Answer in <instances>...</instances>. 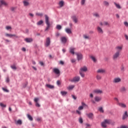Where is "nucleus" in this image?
Masks as SVG:
<instances>
[{
    "instance_id": "obj_1",
    "label": "nucleus",
    "mask_w": 128,
    "mask_h": 128,
    "mask_svg": "<svg viewBox=\"0 0 128 128\" xmlns=\"http://www.w3.org/2000/svg\"><path fill=\"white\" fill-rule=\"evenodd\" d=\"M45 22H46V27L45 29V30H48V28H50V22L49 21V18H48V15H45Z\"/></svg>"
},
{
    "instance_id": "obj_2",
    "label": "nucleus",
    "mask_w": 128,
    "mask_h": 128,
    "mask_svg": "<svg viewBox=\"0 0 128 128\" xmlns=\"http://www.w3.org/2000/svg\"><path fill=\"white\" fill-rule=\"evenodd\" d=\"M84 72H88V68L84 66L80 68V74L82 78H84Z\"/></svg>"
},
{
    "instance_id": "obj_3",
    "label": "nucleus",
    "mask_w": 128,
    "mask_h": 128,
    "mask_svg": "<svg viewBox=\"0 0 128 128\" xmlns=\"http://www.w3.org/2000/svg\"><path fill=\"white\" fill-rule=\"evenodd\" d=\"M112 122V120H106L104 122H102V128H106V124H110Z\"/></svg>"
},
{
    "instance_id": "obj_4",
    "label": "nucleus",
    "mask_w": 128,
    "mask_h": 128,
    "mask_svg": "<svg viewBox=\"0 0 128 128\" xmlns=\"http://www.w3.org/2000/svg\"><path fill=\"white\" fill-rule=\"evenodd\" d=\"M120 54L118 52H115L114 54L113 55L112 57L114 60H118V58L120 57Z\"/></svg>"
},
{
    "instance_id": "obj_5",
    "label": "nucleus",
    "mask_w": 128,
    "mask_h": 128,
    "mask_svg": "<svg viewBox=\"0 0 128 128\" xmlns=\"http://www.w3.org/2000/svg\"><path fill=\"white\" fill-rule=\"evenodd\" d=\"M122 82V79L120 78H115L112 80L113 84H118Z\"/></svg>"
},
{
    "instance_id": "obj_6",
    "label": "nucleus",
    "mask_w": 128,
    "mask_h": 128,
    "mask_svg": "<svg viewBox=\"0 0 128 128\" xmlns=\"http://www.w3.org/2000/svg\"><path fill=\"white\" fill-rule=\"evenodd\" d=\"M2 6H8V4L4 1V0H0V8H2Z\"/></svg>"
},
{
    "instance_id": "obj_7",
    "label": "nucleus",
    "mask_w": 128,
    "mask_h": 128,
    "mask_svg": "<svg viewBox=\"0 0 128 128\" xmlns=\"http://www.w3.org/2000/svg\"><path fill=\"white\" fill-rule=\"evenodd\" d=\"M80 78L78 76H76L71 80V82H80Z\"/></svg>"
},
{
    "instance_id": "obj_8",
    "label": "nucleus",
    "mask_w": 128,
    "mask_h": 128,
    "mask_svg": "<svg viewBox=\"0 0 128 128\" xmlns=\"http://www.w3.org/2000/svg\"><path fill=\"white\" fill-rule=\"evenodd\" d=\"M50 44V37H48L46 38V42L45 43V46H46V48H48V46Z\"/></svg>"
},
{
    "instance_id": "obj_9",
    "label": "nucleus",
    "mask_w": 128,
    "mask_h": 128,
    "mask_svg": "<svg viewBox=\"0 0 128 128\" xmlns=\"http://www.w3.org/2000/svg\"><path fill=\"white\" fill-rule=\"evenodd\" d=\"M116 52L120 54V52L122 50V46H116L115 48Z\"/></svg>"
},
{
    "instance_id": "obj_10",
    "label": "nucleus",
    "mask_w": 128,
    "mask_h": 128,
    "mask_svg": "<svg viewBox=\"0 0 128 128\" xmlns=\"http://www.w3.org/2000/svg\"><path fill=\"white\" fill-rule=\"evenodd\" d=\"M93 94H102V90L100 89H96L93 90Z\"/></svg>"
},
{
    "instance_id": "obj_11",
    "label": "nucleus",
    "mask_w": 128,
    "mask_h": 128,
    "mask_svg": "<svg viewBox=\"0 0 128 128\" xmlns=\"http://www.w3.org/2000/svg\"><path fill=\"white\" fill-rule=\"evenodd\" d=\"M97 32L98 34H104V30H102V28H100V26H97Z\"/></svg>"
},
{
    "instance_id": "obj_12",
    "label": "nucleus",
    "mask_w": 128,
    "mask_h": 128,
    "mask_svg": "<svg viewBox=\"0 0 128 128\" xmlns=\"http://www.w3.org/2000/svg\"><path fill=\"white\" fill-rule=\"evenodd\" d=\"M53 72L56 74H58L60 76V70L58 68H54L53 69Z\"/></svg>"
},
{
    "instance_id": "obj_13",
    "label": "nucleus",
    "mask_w": 128,
    "mask_h": 128,
    "mask_svg": "<svg viewBox=\"0 0 128 128\" xmlns=\"http://www.w3.org/2000/svg\"><path fill=\"white\" fill-rule=\"evenodd\" d=\"M76 56H77V58L78 60H80L82 58V55L80 53H75Z\"/></svg>"
},
{
    "instance_id": "obj_14",
    "label": "nucleus",
    "mask_w": 128,
    "mask_h": 128,
    "mask_svg": "<svg viewBox=\"0 0 128 128\" xmlns=\"http://www.w3.org/2000/svg\"><path fill=\"white\" fill-rule=\"evenodd\" d=\"M23 4L24 6H30V4L28 0H24L23 1Z\"/></svg>"
},
{
    "instance_id": "obj_15",
    "label": "nucleus",
    "mask_w": 128,
    "mask_h": 128,
    "mask_svg": "<svg viewBox=\"0 0 128 128\" xmlns=\"http://www.w3.org/2000/svg\"><path fill=\"white\" fill-rule=\"evenodd\" d=\"M38 98H34V102H36V106H37L38 108H40V105L38 102Z\"/></svg>"
},
{
    "instance_id": "obj_16",
    "label": "nucleus",
    "mask_w": 128,
    "mask_h": 128,
    "mask_svg": "<svg viewBox=\"0 0 128 128\" xmlns=\"http://www.w3.org/2000/svg\"><path fill=\"white\" fill-rule=\"evenodd\" d=\"M6 36H8V38H12V36H14L15 38H18V36L14 34H9L6 33L5 34Z\"/></svg>"
},
{
    "instance_id": "obj_17",
    "label": "nucleus",
    "mask_w": 128,
    "mask_h": 128,
    "mask_svg": "<svg viewBox=\"0 0 128 128\" xmlns=\"http://www.w3.org/2000/svg\"><path fill=\"white\" fill-rule=\"evenodd\" d=\"M72 18L73 22H75V24H77L78 20V18H76V16H72Z\"/></svg>"
},
{
    "instance_id": "obj_18",
    "label": "nucleus",
    "mask_w": 128,
    "mask_h": 128,
    "mask_svg": "<svg viewBox=\"0 0 128 128\" xmlns=\"http://www.w3.org/2000/svg\"><path fill=\"white\" fill-rule=\"evenodd\" d=\"M76 50V48L71 47L70 48V53L72 54H74V50Z\"/></svg>"
},
{
    "instance_id": "obj_19",
    "label": "nucleus",
    "mask_w": 128,
    "mask_h": 128,
    "mask_svg": "<svg viewBox=\"0 0 128 128\" xmlns=\"http://www.w3.org/2000/svg\"><path fill=\"white\" fill-rule=\"evenodd\" d=\"M118 104L119 106H120V108H126V104L124 103L118 102Z\"/></svg>"
},
{
    "instance_id": "obj_20",
    "label": "nucleus",
    "mask_w": 128,
    "mask_h": 128,
    "mask_svg": "<svg viewBox=\"0 0 128 128\" xmlns=\"http://www.w3.org/2000/svg\"><path fill=\"white\" fill-rule=\"evenodd\" d=\"M58 5L60 8H62L64 6V0H60L58 2Z\"/></svg>"
},
{
    "instance_id": "obj_21",
    "label": "nucleus",
    "mask_w": 128,
    "mask_h": 128,
    "mask_svg": "<svg viewBox=\"0 0 128 128\" xmlns=\"http://www.w3.org/2000/svg\"><path fill=\"white\" fill-rule=\"evenodd\" d=\"M67 40H68V39H66V38L64 37V36L61 38V42L63 44H66Z\"/></svg>"
},
{
    "instance_id": "obj_22",
    "label": "nucleus",
    "mask_w": 128,
    "mask_h": 128,
    "mask_svg": "<svg viewBox=\"0 0 128 128\" xmlns=\"http://www.w3.org/2000/svg\"><path fill=\"white\" fill-rule=\"evenodd\" d=\"M128 117V112L126 111L124 114H123L122 118V120H126V118Z\"/></svg>"
},
{
    "instance_id": "obj_23",
    "label": "nucleus",
    "mask_w": 128,
    "mask_h": 128,
    "mask_svg": "<svg viewBox=\"0 0 128 128\" xmlns=\"http://www.w3.org/2000/svg\"><path fill=\"white\" fill-rule=\"evenodd\" d=\"M94 100L95 101H96L97 102H100V100H102V98L98 96H96L94 98Z\"/></svg>"
},
{
    "instance_id": "obj_24",
    "label": "nucleus",
    "mask_w": 128,
    "mask_h": 128,
    "mask_svg": "<svg viewBox=\"0 0 128 128\" xmlns=\"http://www.w3.org/2000/svg\"><path fill=\"white\" fill-rule=\"evenodd\" d=\"M97 72L98 74H104V72H106V70L104 69H99L97 70Z\"/></svg>"
},
{
    "instance_id": "obj_25",
    "label": "nucleus",
    "mask_w": 128,
    "mask_h": 128,
    "mask_svg": "<svg viewBox=\"0 0 128 128\" xmlns=\"http://www.w3.org/2000/svg\"><path fill=\"white\" fill-rule=\"evenodd\" d=\"M86 116L90 118V120H92V116H94V114L92 113L88 114H86Z\"/></svg>"
},
{
    "instance_id": "obj_26",
    "label": "nucleus",
    "mask_w": 128,
    "mask_h": 128,
    "mask_svg": "<svg viewBox=\"0 0 128 128\" xmlns=\"http://www.w3.org/2000/svg\"><path fill=\"white\" fill-rule=\"evenodd\" d=\"M114 4L115 6H116V8H118V10H120V8H122V6H120V4H116V2H114Z\"/></svg>"
},
{
    "instance_id": "obj_27",
    "label": "nucleus",
    "mask_w": 128,
    "mask_h": 128,
    "mask_svg": "<svg viewBox=\"0 0 128 128\" xmlns=\"http://www.w3.org/2000/svg\"><path fill=\"white\" fill-rule=\"evenodd\" d=\"M25 42H32V38H26L24 39Z\"/></svg>"
},
{
    "instance_id": "obj_28",
    "label": "nucleus",
    "mask_w": 128,
    "mask_h": 128,
    "mask_svg": "<svg viewBox=\"0 0 128 128\" xmlns=\"http://www.w3.org/2000/svg\"><path fill=\"white\" fill-rule=\"evenodd\" d=\"M120 92H126V87L122 86L120 88Z\"/></svg>"
},
{
    "instance_id": "obj_29",
    "label": "nucleus",
    "mask_w": 128,
    "mask_h": 128,
    "mask_svg": "<svg viewBox=\"0 0 128 128\" xmlns=\"http://www.w3.org/2000/svg\"><path fill=\"white\" fill-rule=\"evenodd\" d=\"M15 124H19L20 126L22 124V120H18L16 122Z\"/></svg>"
},
{
    "instance_id": "obj_30",
    "label": "nucleus",
    "mask_w": 128,
    "mask_h": 128,
    "mask_svg": "<svg viewBox=\"0 0 128 128\" xmlns=\"http://www.w3.org/2000/svg\"><path fill=\"white\" fill-rule=\"evenodd\" d=\"M46 86L48 88H51V89L54 88V86H52L49 84H46Z\"/></svg>"
},
{
    "instance_id": "obj_31",
    "label": "nucleus",
    "mask_w": 128,
    "mask_h": 128,
    "mask_svg": "<svg viewBox=\"0 0 128 128\" xmlns=\"http://www.w3.org/2000/svg\"><path fill=\"white\" fill-rule=\"evenodd\" d=\"M83 38L85 40H90V36H88L86 34L83 35Z\"/></svg>"
},
{
    "instance_id": "obj_32",
    "label": "nucleus",
    "mask_w": 128,
    "mask_h": 128,
    "mask_svg": "<svg viewBox=\"0 0 128 128\" xmlns=\"http://www.w3.org/2000/svg\"><path fill=\"white\" fill-rule=\"evenodd\" d=\"M65 30L67 34H72V30L68 28H66L65 29Z\"/></svg>"
},
{
    "instance_id": "obj_33",
    "label": "nucleus",
    "mask_w": 128,
    "mask_h": 128,
    "mask_svg": "<svg viewBox=\"0 0 128 128\" xmlns=\"http://www.w3.org/2000/svg\"><path fill=\"white\" fill-rule=\"evenodd\" d=\"M103 4L106 6H110V3H108V2L107 1H104L103 2Z\"/></svg>"
},
{
    "instance_id": "obj_34",
    "label": "nucleus",
    "mask_w": 128,
    "mask_h": 128,
    "mask_svg": "<svg viewBox=\"0 0 128 128\" xmlns=\"http://www.w3.org/2000/svg\"><path fill=\"white\" fill-rule=\"evenodd\" d=\"M74 88V86L71 85V86H69L68 87V90H72Z\"/></svg>"
},
{
    "instance_id": "obj_35",
    "label": "nucleus",
    "mask_w": 128,
    "mask_h": 128,
    "mask_svg": "<svg viewBox=\"0 0 128 128\" xmlns=\"http://www.w3.org/2000/svg\"><path fill=\"white\" fill-rule=\"evenodd\" d=\"M36 15L38 16H40L42 18V16H44V14H42V13L37 12L36 13Z\"/></svg>"
},
{
    "instance_id": "obj_36",
    "label": "nucleus",
    "mask_w": 128,
    "mask_h": 128,
    "mask_svg": "<svg viewBox=\"0 0 128 128\" xmlns=\"http://www.w3.org/2000/svg\"><path fill=\"white\" fill-rule=\"evenodd\" d=\"M60 94L62 96H66L67 94H68V92H66V91H62L60 92Z\"/></svg>"
},
{
    "instance_id": "obj_37",
    "label": "nucleus",
    "mask_w": 128,
    "mask_h": 128,
    "mask_svg": "<svg viewBox=\"0 0 128 128\" xmlns=\"http://www.w3.org/2000/svg\"><path fill=\"white\" fill-rule=\"evenodd\" d=\"M44 24V21H42V20H40V21L37 22V25L40 26L41 24Z\"/></svg>"
},
{
    "instance_id": "obj_38",
    "label": "nucleus",
    "mask_w": 128,
    "mask_h": 128,
    "mask_svg": "<svg viewBox=\"0 0 128 128\" xmlns=\"http://www.w3.org/2000/svg\"><path fill=\"white\" fill-rule=\"evenodd\" d=\"M96 80H102V76H100V75L98 74L96 76Z\"/></svg>"
},
{
    "instance_id": "obj_39",
    "label": "nucleus",
    "mask_w": 128,
    "mask_h": 128,
    "mask_svg": "<svg viewBox=\"0 0 128 128\" xmlns=\"http://www.w3.org/2000/svg\"><path fill=\"white\" fill-rule=\"evenodd\" d=\"M90 58H92V60H93V62H96V58H94V56H90Z\"/></svg>"
},
{
    "instance_id": "obj_40",
    "label": "nucleus",
    "mask_w": 128,
    "mask_h": 128,
    "mask_svg": "<svg viewBox=\"0 0 128 128\" xmlns=\"http://www.w3.org/2000/svg\"><path fill=\"white\" fill-rule=\"evenodd\" d=\"M104 22V26H110V23L108 22Z\"/></svg>"
},
{
    "instance_id": "obj_41",
    "label": "nucleus",
    "mask_w": 128,
    "mask_h": 128,
    "mask_svg": "<svg viewBox=\"0 0 128 128\" xmlns=\"http://www.w3.org/2000/svg\"><path fill=\"white\" fill-rule=\"evenodd\" d=\"M16 10V7H11L10 8V10L12 12H14V10Z\"/></svg>"
},
{
    "instance_id": "obj_42",
    "label": "nucleus",
    "mask_w": 128,
    "mask_h": 128,
    "mask_svg": "<svg viewBox=\"0 0 128 128\" xmlns=\"http://www.w3.org/2000/svg\"><path fill=\"white\" fill-rule=\"evenodd\" d=\"M93 16H95V18H100V14L98 13H94Z\"/></svg>"
},
{
    "instance_id": "obj_43",
    "label": "nucleus",
    "mask_w": 128,
    "mask_h": 128,
    "mask_svg": "<svg viewBox=\"0 0 128 128\" xmlns=\"http://www.w3.org/2000/svg\"><path fill=\"white\" fill-rule=\"evenodd\" d=\"M27 116H28V120H33L32 117L30 115L28 114Z\"/></svg>"
},
{
    "instance_id": "obj_44",
    "label": "nucleus",
    "mask_w": 128,
    "mask_h": 128,
    "mask_svg": "<svg viewBox=\"0 0 128 128\" xmlns=\"http://www.w3.org/2000/svg\"><path fill=\"white\" fill-rule=\"evenodd\" d=\"M56 28H57V30H62V26L60 25H57L56 26Z\"/></svg>"
},
{
    "instance_id": "obj_45",
    "label": "nucleus",
    "mask_w": 128,
    "mask_h": 128,
    "mask_svg": "<svg viewBox=\"0 0 128 128\" xmlns=\"http://www.w3.org/2000/svg\"><path fill=\"white\" fill-rule=\"evenodd\" d=\"M82 104L83 108L88 107V105H86V104H84V102H82Z\"/></svg>"
},
{
    "instance_id": "obj_46",
    "label": "nucleus",
    "mask_w": 128,
    "mask_h": 128,
    "mask_svg": "<svg viewBox=\"0 0 128 128\" xmlns=\"http://www.w3.org/2000/svg\"><path fill=\"white\" fill-rule=\"evenodd\" d=\"M79 122H80V124H82V122H84V121L82 120V117H80L79 118Z\"/></svg>"
},
{
    "instance_id": "obj_47",
    "label": "nucleus",
    "mask_w": 128,
    "mask_h": 128,
    "mask_svg": "<svg viewBox=\"0 0 128 128\" xmlns=\"http://www.w3.org/2000/svg\"><path fill=\"white\" fill-rule=\"evenodd\" d=\"M98 110L100 112H104V109H102V107L100 108Z\"/></svg>"
},
{
    "instance_id": "obj_48",
    "label": "nucleus",
    "mask_w": 128,
    "mask_h": 128,
    "mask_svg": "<svg viewBox=\"0 0 128 128\" xmlns=\"http://www.w3.org/2000/svg\"><path fill=\"white\" fill-rule=\"evenodd\" d=\"M85 126H86V128H90V126H92L90 124H88V123L86 124Z\"/></svg>"
},
{
    "instance_id": "obj_49",
    "label": "nucleus",
    "mask_w": 128,
    "mask_h": 128,
    "mask_svg": "<svg viewBox=\"0 0 128 128\" xmlns=\"http://www.w3.org/2000/svg\"><path fill=\"white\" fill-rule=\"evenodd\" d=\"M120 70L122 72H124V66H122L120 68Z\"/></svg>"
},
{
    "instance_id": "obj_50",
    "label": "nucleus",
    "mask_w": 128,
    "mask_h": 128,
    "mask_svg": "<svg viewBox=\"0 0 128 128\" xmlns=\"http://www.w3.org/2000/svg\"><path fill=\"white\" fill-rule=\"evenodd\" d=\"M85 3H86V0H81L82 6H84Z\"/></svg>"
},
{
    "instance_id": "obj_51",
    "label": "nucleus",
    "mask_w": 128,
    "mask_h": 128,
    "mask_svg": "<svg viewBox=\"0 0 128 128\" xmlns=\"http://www.w3.org/2000/svg\"><path fill=\"white\" fill-rule=\"evenodd\" d=\"M78 110H84V107L82 106H80L78 108Z\"/></svg>"
},
{
    "instance_id": "obj_52",
    "label": "nucleus",
    "mask_w": 128,
    "mask_h": 128,
    "mask_svg": "<svg viewBox=\"0 0 128 128\" xmlns=\"http://www.w3.org/2000/svg\"><path fill=\"white\" fill-rule=\"evenodd\" d=\"M76 113L78 114H79L80 116V114H82V112H80L78 110H76Z\"/></svg>"
},
{
    "instance_id": "obj_53",
    "label": "nucleus",
    "mask_w": 128,
    "mask_h": 128,
    "mask_svg": "<svg viewBox=\"0 0 128 128\" xmlns=\"http://www.w3.org/2000/svg\"><path fill=\"white\" fill-rule=\"evenodd\" d=\"M11 68L12 70H16V66H12Z\"/></svg>"
},
{
    "instance_id": "obj_54",
    "label": "nucleus",
    "mask_w": 128,
    "mask_h": 128,
    "mask_svg": "<svg viewBox=\"0 0 128 128\" xmlns=\"http://www.w3.org/2000/svg\"><path fill=\"white\" fill-rule=\"evenodd\" d=\"M2 90L4 92H8V89L6 88H2Z\"/></svg>"
},
{
    "instance_id": "obj_55",
    "label": "nucleus",
    "mask_w": 128,
    "mask_h": 128,
    "mask_svg": "<svg viewBox=\"0 0 128 128\" xmlns=\"http://www.w3.org/2000/svg\"><path fill=\"white\" fill-rule=\"evenodd\" d=\"M6 28L8 30H12V27L10 26H6Z\"/></svg>"
},
{
    "instance_id": "obj_56",
    "label": "nucleus",
    "mask_w": 128,
    "mask_h": 128,
    "mask_svg": "<svg viewBox=\"0 0 128 128\" xmlns=\"http://www.w3.org/2000/svg\"><path fill=\"white\" fill-rule=\"evenodd\" d=\"M0 106L2 107V108H6V105H4V104L2 103H0Z\"/></svg>"
},
{
    "instance_id": "obj_57",
    "label": "nucleus",
    "mask_w": 128,
    "mask_h": 128,
    "mask_svg": "<svg viewBox=\"0 0 128 128\" xmlns=\"http://www.w3.org/2000/svg\"><path fill=\"white\" fill-rule=\"evenodd\" d=\"M124 24L125 26H126V27L128 26V22H124Z\"/></svg>"
},
{
    "instance_id": "obj_58",
    "label": "nucleus",
    "mask_w": 128,
    "mask_h": 128,
    "mask_svg": "<svg viewBox=\"0 0 128 128\" xmlns=\"http://www.w3.org/2000/svg\"><path fill=\"white\" fill-rule=\"evenodd\" d=\"M60 36V34L59 32H56V38H58V36Z\"/></svg>"
},
{
    "instance_id": "obj_59",
    "label": "nucleus",
    "mask_w": 128,
    "mask_h": 128,
    "mask_svg": "<svg viewBox=\"0 0 128 128\" xmlns=\"http://www.w3.org/2000/svg\"><path fill=\"white\" fill-rule=\"evenodd\" d=\"M76 62V59H72V60H71V62H72V64H74V62Z\"/></svg>"
},
{
    "instance_id": "obj_60",
    "label": "nucleus",
    "mask_w": 128,
    "mask_h": 128,
    "mask_svg": "<svg viewBox=\"0 0 128 128\" xmlns=\"http://www.w3.org/2000/svg\"><path fill=\"white\" fill-rule=\"evenodd\" d=\"M6 82H10V78L8 77L6 78Z\"/></svg>"
},
{
    "instance_id": "obj_61",
    "label": "nucleus",
    "mask_w": 128,
    "mask_h": 128,
    "mask_svg": "<svg viewBox=\"0 0 128 128\" xmlns=\"http://www.w3.org/2000/svg\"><path fill=\"white\" fill-rule=\"evenodd\" d=\"M120 128H128V126H122Z\"/></svg>"
},
{
    "instance_id": "obj_62",
    "label": "nucleus",
    "mask_w": 128,
    "mask_h": 128,
    "mask_svg": "<svg viewBox=\"0 0 128 128\" xmlns=\"http://www.w3.org/2000/svg\"><path fill=\"white\" fill-rule=\"evenodd\" d=\"M56 84L58 86H60V80H58Z\"/></svg>"
},
{
    "instance_id": "obj_63",
    "label": "nucleus",
    "mask_w": 128,
    "mask_h": 128,
    "mask_svg": "<svg viewBox=\"0 0 128 128\" xmlns=\"http://www.w3.org/2000/svg\"><path fill=\"white\" fill-rule=\"evenodd\" d=\"M72 98H74V100H76V96L74 95H72Z\"/></svg>"
},
{
    "instance_id": "obj_64",
    "label": "nucleus",
    "mask_w": 128,
    "mask_h": 128,
    "mask_svg": "<svg viewBox=\"0 0 128 128\" xmlns=\"http://www.w3.org/2000/svg\"><path fill=\"white\" fill-rule=\"evenodd\" d=\"M124 36H125L126 40H128V35L125 34V35H124Z\"/></svg>"
}]
</instances>
